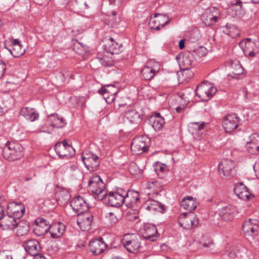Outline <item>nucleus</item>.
<instances>
[{
    "mask_svg": "<svg viewBox=\"0 0 259 259\" xmlns=\"http://www.w3.org/2000/svg\"><path fill=\"white\" fill-rule=\"evenodd\" d=\"M24 155L22 146L15 142H8L3 151L4 157L9 161L20 159Z\"/></svg>",
    "mask_w": 259,
    "mask_h": 259,
    "instance_id": "1",
    "label": "nucleus"
},
{
    "mask_svg": "<svg viewBox=\"0 0 259 259\" xmlns=\"http://www.w3.org/2000/svg\"><path fill=\"white\" fill-rule=\"evenodd\" d=\"M217 92V89L208 82H203L199 84L196 90V95L202 101H207Z\"/></svg>",
    "mask_w": 259,
    "mask_h": 259,
    "instance_id": "2",
    "label": "nucleus"
},
{
    "mask_svg": "<svg viewBox=\"0 0 259 259\" xmlns=\"http://www.w3.org/2000/svg\"><path fill=\"white\" fill-rule=\"evenodd\" d=\"M89 186L93 193L97 195L99 199H101V196H105L106 195L105 185L99 176L94 175L91 177Z\"/></svg>",
    "mask_w": 259,
    "mask_h": 259,
    "instance_id": "3",
    "label": "nucleus"
},
{
    "mask_svg": "<svg viewBox=\"0 0 259 259\" xmlns=\"http://www.w3.org/2000/svg\"><path fill=\"white\" fill-rule=\"evenodd\" d=\"M122 243L126 250L131 253H137L141 246L137 235L135 234H126L122 239Z\"/></svg>",
    "mask_w": 259,
    "mask_h": 259,
    "instance_id": "4",
    "label": "nucleus"
},
{
    "mask_svg": "<svg viewBox=\"0 0 259 259\" xmlns=\"http://www.w3.org/2000/svg\"><path fill=\"white\" fill-rule=\"evenodd\" d=\"M240 124V120L235 113H230L223 118L222 125L227 133H232L236 130Z\"/></svg>",
    "mask_w": 259,
    "mask_h": 259,
    "instance_id": "5",
    "label": "nucleus"
},
{
    "mask_svg": "<svg viewBox=\"0 0 259 259\" xmlns=\"http://www.w3.org/2000/svg\"><path fill=\"white\" fill-rule=\"evenodd\" d=\"M123 191L120 190L117 192H110L105 196H101V199H104L107 203L113 207H119L124 203Z\"/></svg>",
    "mask_w": 259,
    "mask_h": 259,
    "instance_id": "6",
    "label": "nucleus"
},
{
    "mask_svg": "<svg viewBox=\"0 0 259 259\" xmlns=\"http://www.w3.org/2000/svg\"><path fill=\"white\" fill-rule=\"evenodd\" d=\"M171 19L165 14H155L149 22V26L151 29L159 30L168 24Z\"/></svg>",
    "mask_w": 259,
    "mask_h": 259,
    "instance_id": "7",
    "label": "nucleus"
},
{
    "mask_svg": "<svg viewBox=\"0 0 259 259\" xmlns=\"http://www.w3.org/2000/svg\"><path fill=\"white\" fill-rule=\"evenodd\" d=\"M160 70V64L153 60H149L143 68L141 73L145 80L152 79Z\"/></svg>",
    "mask_w": 259,
    "mask_h": 259,
    "instance_id": "8",
    "label": "nucleus"
},
{
    "mask_svg": "<svg viewBox=\"0 0 259 259\" xmlns=\"http://www.w3.org/2000/svg\"><path fill=\"white\" fill-rule=\"evenodd\" d=\"M57 155L61 158H69L74 154V149L66 140L57 143L55 146Z\"/></svg>",
    "mask_w": 259,
    "mask_h": 259,
    "instance_id": "9",
    "label": "nucleus"
},
{
    "mask_svg": "<svg viewBox=\"0 0 259 259\" xmlns=\"http://www.w3.org/2000/svg\"><path fill=\"white\" fill-rule=\"evenodd\" d=\"M179 222L181 226L187 230L196 227L199 223L198 219L191 212L182 213L179 219Z\"/></svg>",
    "mask_w": 259,
    "mask_h": 259,
    "instance_id": "10",
    "label": "nucleus"
},
{
    "mask_svg": "<svg viewBox=\"0 0 259 259\" xmlns=\"http://www.w3.org/2000/svg\"><path fill=\"white\" fill-rule=\"evenodd\" d=\"M220 15V11L218 8L210 7L205 10L202 15V19L206 25H212L218 22Z\"/></svg>",
    "mask_w": 259,
    "mask_h": 259,
    "instance_id": "11",
    "label": "nucleus"
},
{
    "mask_svg": "<svg viewBox=\"0 0 259 259\" xmlns=\"http://www.w3.org/2000/svg\"><path fill=\"white\" fill-rule=\"evenodd\" d=\"M81 159L83 164L90 171L95 170L100 164L98 156L92 153H83Z\"/></svg>",
    "mask_w": 259,
    "mask_h": 259,
    "instance_id": "12",
    "label": "nucleus"
},
{
    "mask_svg": "<svg viewBox=\"0 0 259 259\" xmlns=\"http://www.w3.org/2000/svg\"><path fill=\"white\" fill-rule=\"evenodd\" d=\"M94 220L93 215L89 213H80L77 215V223L80 228L84 231H89L91 229Z\"/></svg>",
    "mask_w": 259,
    "mask_h": 259,
    "instance_id": "13",
    "label": "nucleus"
},
{
    "mask_svg": "<svg viewBox=\"0 0 259 259\" xmlns=\"http://www.w3.org/2000/svg\"><path fill=\"white\" fill-rule=\"evenodd\" d=\"M70 203L73 210L76 212L77 214H80V213L86 212L89 208V204L85 199L79 196L73 198L70 201Z\"/></svg>",
    "mask_w": 259,
    "mask_h": 259,
    "instance_id": "14",
    "label": "nucleus"
},
{
    "mask_svg": "<svg viewBox=\"0 0 259 259\" xmlns=\"http://www.w3.org/2000/svg\"><path fill=\"white\" fill-rule=\"evenodd\" d=\"M131 150L135 154H141L148 150V145L146 143L143 137L135 138L131 144Z\"/></svg>",
    "mask_w": 259,
    "mask_h": 259,
    "instance_id": "15",
    "label": "nucleus"
},
{
    "mask_svg": "<svg viewBox=\"0 0 259 259\" xmlns=\"http://www.w3.org/2000/svg\"><path fill=\"white\" fill-rule=\"evenodd\" d=\"M218 169L226 177H232L235 174V163L230 159H224L220 163Z\"/></svg>",
    "mask_w": 259,
    "mask_h": 259,
    "instance_id": "16",
    "label": "nucleus"
},
{
    "mask_svg": "<svg viewBox=\"0 0 259 259\" xmlns=\"http://www.w3.org/2000/svg\"><path fill=\"white\" fill-rule=\"evenodd\" d=\"M18 219L11 214H5L0 217V227L6 231L13 230L17 226Z\"/></svg>",
    "mask_w": 259,
    "mask_h": 259,
    "instance_id": "17",
    "label": "nucleus"
},
{
    "mask_svg": "<svg viewBox=\"0 0 259 259\" xmlns=\"http://www.w3.org/2000/svg\"><path fill=\"white\" fill-rule=\"evenodd\" d=\"M7 213L11 214L18 220L22 217L25 212V207L21 203L15 202L9 203L7 206Z\"/></svg>",
    "mask_w": 259,
    "mask_h": 259,
    "instance_id": "18",
    "label": "nucleus"
},
{
    "mask_svg": "<svg viewBox=\"0 0 259 259\" xmlns=\"http://www.w3.org/2000/svg\"><path fill=\"white\" fill-rule=\"evenodd\" d=\"M143 237L147 240L155 241L158 237L159 234L156 226L152 224H146L142 231Z\"/></svg>",
    "mask_w": 259,
    "mask_h": 259,
    "instance_id": "19",
    "label": "nucleus"
},
{
    "mask_svg": "<svg viewBox=\"0 0 259 259\" xmlns=\"http://www.w3.org/2000/svg\"><path fill=\"white\" fill-rule=\"evenodd\" d=\"M23 246L27 252L31 255H34L39 253V252L41 250L39 243L35 239H30L26 241Z\"/></svg>",
    "mask_w": 259,
    "mask_h": 259,
    "instance_id": "20",
    "label": "nucleus"
},
{
    "mask_svg": "<svg viewBox=\"0 0 259 259\" xmlns=\"http://www.w3.org/2000/svg\"><path fill=\"white\" fill-rule=\"evenodd\" d=\"M90 250L94 255H99L104 251L106 248V244L102 238L95 239L90 242Z\"/></svg>",
    "mask_w": 259,
    "mask_h": 259,
    "instance_id": "21",
    "label": "nucleus"
},
{
    "mask_svg": "<svg viewBox=\"0 0 259 259\" xmlns=\"http://www.w3.org/2000/svg\"><path fill=\"white\" fill-rule=\"evenodd\" d=\"M55 197L60 205H65L70 199L69 192L65 188L57 187L55 190Z\"/></svg>",
    "mask_w": 259,
    "mask_h": 259,
    "instance_id": "22",
    "label": "nucleus"
},
{
    "mask_svg": "<svg viewBox=\"0 0 259 259\" xmlns=\"http://www.w3.org/2000/svg\"><path fill=\"white\" fill-rule=\"evenodd\" d=\"M34 229L36 231L39 232V235L45 234L50 231L53 238L58 237L62 234L60 232L59 226L58 225L40 228L38 227V225H35Z\"/></svg>",
    "mask_w": 259,
    "mask_h": 259,
    "instance_id": "23",
    "label": "nucleus"
},
{
    "mask_svg": "<svg viewBox=\"0 0 259 259\" xmlns=\"http://www.w3.org/2000/svg\"><path fill=\"white\" fill-rule=\"evenodd\" d=\"M124 203L128 207H132L136 204L140 199L139 194L134 191H123Z\"/></svg>",
    "mask_w": 259,
    "mask_h": 259,
    "instance_id": "24",
    "label": "nucleus"
},
{
    "mask_svg": "<svg viewBox=\"0 0 259 259\" xmlns=\"http://www.w3.org/2000/svg\"><path fill=\"white\" fill-rule=\"evenodd\" d=\"M234 192L238 198L243 200H248L251 196L247 188L242 183L235 185Z\"/></svg>",
    "mask_w": 259,
    "mask_h": 259,
    "instance_id": "25",
    "label": "nucleus"
},
{
    "mask_svg": "<svg viewBox=\"0 0 259 259\" xmlns=\"http://www.w3.org/2000/svg\"><path fill=\"white\" fill-rule=\"evenodd\" d=\"M104 46L107 52L112 55L119 54L121 52L122 48V45H119L112 38L107 39Z\"/></svg>",
    "mask_w": 259,
    "mask_h": 259,
    "instance_id": "26",
    "label": "nucleus"
},
{
    "mask_svg": "<svg viewBox=\"0 0 259 259\" xmlns=\"http://www.w3.org/2000/svg\"><path fill=\"white\" fill-rule=\"evenodd\" d=\"M149 120L155 131H159L161 130L165 124V121L159 113H156L151 115Z\"/></svg>",
    "mask_w": 259,
    "mask_h": 259,
    "instance_id": "27",
    "label": "nucleus"
},
{
    "mask_svg": "<svg viewBox=\"0 0 259 259\" xmlns=\"http://www.w3.org/2000/svg\"><path fill=\"white\" fill-rule=\"evenodd\" d=\"M234 212L235 209L232 206H226L220 209L219 215L224 221L229 222L233 219Z\"/></svg>",
    "mask_w": 259,
    "mask_h": 259,
    "instance_id": "28",
    "label": "nucleus"
},
{
    "mask_svg": "<svg viewBox=\"0 0 259 259\" xmlns=\"http://www.w3.org/2000/svg\"><path fill=\"white\" fill-rule=\"evenodd\" d=\"M146 191L148 196L157 195L162 190V186L157 181L148 182L146 184Z\"/></svg>",
    "mask_w": 259,
    "mask_h": 259,
    "instance_id": "29",
    "label": "nucleus"
},
{
    "mask_svg": "<svg viewBox=\"0 0 259 259\" xmlns=\"http://www.w3.org/2000/svg\"><path fill=\"white\" fill-rule=\"evenodd\" d=\"M48 120L53 127L62 128L66 124L65 120L57 114H52L48 116Z\"/></svg>",
    "mask_w": 259,
    "mask_h": 259,
    "instance_id": "30",
    "label": "nucleus"
},
{
    "mask_svg": "<svg viewBox=\"0 0 259 259\" xmlns=\"http://www.w3.org/2000/svg\"><path fill=\"white\" fill-rule=\"evenodd\" d=\"M112 54L108 52L103 54H99L97 59L99 60L102 65L104 66H112L114 65V60Z\"/></svg>",
    "mask_w": 259,
    "mask_h": 259,
    "instance_id": "31",
    "label": "nucleus"
},
{
    "mask_svg": "<svg viewBox=\"0 0 259 259\" xmlns=\"http://www.w3.org/2000/svg\"><path fill=\"white\" fill-rule=\"evenodd\" d=\"M257 223V220L249 219L243 224L242 227L243 231L244 233L248 234V235L254 232L258 229Z\"/></svg>",
    "mask_w": 259,
    "mask_h": 259,
    "instance_id": "32",
    "label": "nucleus"
},
{
    "mask_svg": "<svg viewBox=\"0 0 259 259\" xmlns=\"http://www.w3.org/2000/svg\"><path fill=\"white\" fill-rule=\"evenodd\" d=\"M20 114L31 121L37 120L38 117V114L33 108L29 107H23L21 109Z\"/></svg>",
    "mask_w": 259,
    "mask_h": 259,
    "instance_id": "33",
    "label": "nucleus"
},
{
    "mask_svg": "<svg viewBox=\"0 0 259 259\" xmlns=\"http://www.w3.org/2000/svg\"><path fill=\"white\" fill-rule=\"evenodd\" d=\"M227 65L229 66L231 69V72L229 74L230 76L239 75L243 72V68L239 61L237 60H232L228 62Z\"/></svg>",
    "mask_w": 259,
    "mask_h": 259,
    "instance_id": "34",
    "label": "nucleus"
},
{
    "mask_svg": "<svg viewBox=\"0 0 259 259\" xmlns=\"http://www.w3.org/2000/svg\"><path fill=\"white\" fill-rule=\"evenodd\" d=\"M181 206L184 209L191 211L197 207V203L191 196H188L183 199L181 202Z\"/></svg>",
    "mask_w": 259,
    "mask_h": 259,
    "instance_id": "35",
    "label": "nucleus"
},
{
    "mask_svg": "<svg viewBox=\"0 0 259 259\" xmlns=\"http://www.w3.org/2000/svg\"><path fill=\"white\" fill-rule=\"evenodd\" d=\"M144 207L149 211L163 210V205L157 201L149 199L146 201Z\"/></svg>",
    "mask_w": 259,
    "mask_h": 259,
    "instance_id": "36",
    "label": "nucleus"
},
{
    "mask_svg": "<svg viewBox=\"0 0 259 259\" xmlns=\"http://www.w3.org/2000/svg\"><path fill=\"white\" fill-rule=\"evenodd\" d=\"M124 121H128L131 123H137L140 119L139 113L133 109L127 110L123 116Z\"/></svg>",
    "mask_w": 259,
    "mask_h": 259,
    "instance_id": "37",
    "label": "nucleus"
},
{
    "mask_svg": "<svg viewBox=\"0 0 259 259\" xmlns=\"http://www.w3.org/2000/svg\"><path fill=\"white\" fill-rule=\"evenodd\" d=\"M223 32L232 38H236L240 35V30L235 25L232 24H227L223 27Z\"/></svg>",
    "mask_w": 259,
    "mask_h": 259,
    "instance_id": "38",
    "label": "nucleus"
},
{
    "mask_svg": "<svg viewBox=\"0 0 259 259\" xmlns=\"http://www.w3.org/2000/svg\"><path fill=\"white\" fill-rule=\"evenodd\" d=\"M17 235L18 236H22L27 233L29 230V226L25 222L23 221L17 222Z\"/></svg>",
    "mask_w": 259,
    "mask_h": 259,
    "instance_id": "39",
    "label": "nucleus"
},
{
    "mask_svg": "<svg viewBox=\"0 0 259 259\" xmlns=\"http://www.w3.org/2000/svg\"><path fill=\"white\" fill-rule=\"evenodd\" d=\"M154 170L159 178H163L168 169L165 164L157 163L154 165Z\"/></svg>",
    "mask_w": 259,
    "mask_h": 259,
    "instance_id": "40",
    "label": "nucleus"
},
{
    "mask_svg": "<svg viewBox=\"0 0 259 259\" xmlns=\"http://www.w3.org/2000/svg\"><path fill=\"white\" fill-rule=\"evenodd\" d=\"M98 93L103 95L106 96L107 94H111V95H114L117 93V92L115 90V86L113 84H108L102 87L98 91Z\"/></svg>",
    "mask_w": 259,
    "mask_h": 259,
    "instance_id": "41",
    "label": "nucleus"
},
{
    "mask_svg": "<svg viewBox=\"0 0 259 259\" xmlns=\"http://www.w3.org/2000/svg\"><path fill=\"white\" fill-rule=\"evenodd\" d=\"M183 62L186 67L183 69V74L187 75L189 78H191L193 76V73L189 69V67L192 65L193 61L192 59H189L187 57L183 58Z\"/></svg>",
    "mask_w": 259,
    "mask_h": 259,
    "instance_id": "42",
    "label": "nucleus"
},
{
    "mask_svg": "<svg viewBox=\"0 0 259 259\" xmlns=\"http://www.w3.org/2000/svg\"><path fill=\"white\" fill-rule=\"evenodd\" d=\"M244 44L245 48L243 49L246 52H248V54L250 56H254L255 53L253 52V49L251 50V48H253V47L255 46V44L251 40L250 38H247L245 41H242L240 43V45L241 47H243V45Z\"/></svg>",
    "mask_w": 259,
    "mask_h": 259,
    "instance_id": "43",
    "label": "nucleus"
},
{
    "mask_svg": "<svg viewBox=\"0 0 259 259\" xmlns=\"http://www.w3.org/2000/svg\"><path fill=\"white\" fill-rule=\"evenodd\" d=\"M8 50L10 51L13 56L15 58L21 56L25 52V49L23 48L21 45L15 46L11 49H8Z\"/></svg>",
    "mask_w": 259,
    "mask_h": 259,
    "instance_id": "44",
    "label": "nucleus"
},
{
    "mask_svg": "<svg viewBox=\"0 0 259 259\" xmlns=\"http://www.w3.org/2000/svg\"><path fill=\"white\" fill-rule=\"evenodd\" d=\"M205 124V122H202L200 123L197 122H192L189 124V131L192 134H194V131L198 132L203 129Z\"/></svg>",
    "mask_w": 259,
    "mask_h": 259,
    "instance_id": "45",
    "label": "nucleus"
},
{
    "mask_svg": "<svg viewBox=\"0 0 259 259\" xmlns=\"http://www.w3.org/2000/svg\"><path fill=\"white\" fill-rule=\"evenodd\" d=\"M35 225L38 227H45V226H51L49 222L42 218H38L35 220Z\"/></svg>",
    "mask_w": 259,
    "mask_h": 259,
    "instance_id": "46",
    "label": "nucleus"
},
{
    "mask_svg": "<svg viewBox=\"0 0 259 259\" xmlns=\"http://www.w3.org/2000/svg\"><path fill=\"white\" fill-rule=\"evenodd\" d=\"M128 170L132 175H136L140 171L136 163L132 162L128 166Z\"/></svg>",
    "mask_w": 259,
    "mask_h": 259,
    "instance_id": "47",
    "label": "nucleus"
},
{
    "mask_svg": "<svg viewBox=\"0 0 259 259\" xmlns=\"http://www.w3.org/2000/svg\"><path fill=\"white\" fill-rule=\"evenodd\" d=\"M241 2H237L236 4H234L231 7V9L233 11H235L234 15L237 16L240 14L241 11Z\"/></svg>",
    "mask_w": 259,
    "mask_h": 259,
    "instance_id": "48",
    "label": "nucleus"
},
{
    "mask_svg": "<svg viewBox=\"0 0 259 259\" xmlns=\"http://www.w3.org/2000/svg\"><path fill=\"white\" fill-rule=\"evenodd\" d=\"M255 146H254L251 140H250L249 142H247L246 147L247 148V150L251 153H255L256 150L254 148Z\"/></svg>",
    "mask_w": 259,
    "mask_h": 259,
    "instance_id": "49",
    "label": "nucleus"
},
{
    "mask_svg": "<svg viewBox=\"0 0 259 259\" xmlns=\"http://www.w3.org/2000/svg\"><path fill=\"white\" fill-rule=\"evenodd\" d=\"M250 140L252 141L254 146H256L259 142V135L257 134H252L250 137Z\"/></svg>",
    "mask_w": 259,
    "mask_h": 259,
    "instance_id": "50",
    "label": "nucleus"
},
{
    "mask_svg": "<svg viewBox=\"0 0 259 259\" xmlns=\"http://www.w3.org/2000/svg\"><path fill=\"white\" fill-rule=\"evenodd\" d=\"M0 259H12L11 255L4 251H0Z\"/></svg>",
    "mask_w": 259,
    "mask_h": 259,
    "instance_id": "51",
    "label": "nucleus"
},
{
    "mask_svg": "<svg viewBox=\"0 0 259 259\" xmlns=\"http://www.w3.org/2000/svg\"><path fill=\"white\" fill-rule=\"evenodd\" d=\"M6 69V65L4 63L0 62V78L3 75Z\"/></svg>",
    "mask_w": 259,
    "mask_h": 259,
    "instance_id": "52",
    "label": "nucleus"
},
{
    "mask_svg": "<svg viewBox=\"0 0 259 259\" xmlns=\"http://www.w3.org/2000/svg\"><path fill=\"white\" fill-rule=\"evenodd\" d=\"M198 53L199 54H201L202 56L205 55L207 54V51L204 47H200L198 49Z\"/></svg>",
    "mask_w": 259,
    "mask_h": 259,
    "instance_id": "53",
    "label": "nucleus"
},
{
    "mask_svg": "<svg viewBox=\"0 0 259 259\" xmlns=\"http://www.w3.org/2000/svg\"><path fill=\"white\" fill-rule=\"evenodd\" d=\"M253 169L256 174L259 176V160L256 162L254 164Z\"/></svg>",
    "mask_w": 259,
    "mask_h": 259,
    "instance_id": "54",
    "label": "nucleus"
},
{
    "mask_svg": "<svg viewBox=\"0 0 259 259\" xmlns=\"http://www.w3.org/2000/svg\"><path fill=\"white\" fill-rule=\"evenodd\" d=\"M110 4L119 6L122 2V0H109Z\"/></svg>",
    "mask_w": 259,
    "mask_h": 259,
    "instance_id": "55",
    "label": "nucleus"
},
{
    "mask_svg": "<svg viewBox=\"0 0 259 259\" xmlns=\"http://www.w3.org/2000/svg\"><path fill=\"white\" fill-rule=\"evenodd\" d=\"M20 42L18 39H14L12 40V42L11 44V48L14 47L16 46L20 45Z\"/></svg>",
    "mask_w": 259,
    "mask_h": 259,
    "instance_id": "56",
    "label": "nucleus"
},
{
    "mask_svg": "<svg viewBox=\"0 0 259 259\" xmlns=\"http://www.w3.org/2000/svg\"><path fill=\"white\" fill-rule=\"evenodd\" d=\"M33 256V259H46L44 255L39 253L36 254Z\"/></svg>",
    "mask_w": 259,
    "mask_h": 259,
    "instance_id": "57",
    "label": "nucleus"
},
{
    "mask_svg": "<svg viewBox=\"0 0 259 259\" xmlns=\"http://www.w3.org/2000/svg\"><path fill=\"white\" fill-rule=\"evenodd\" d=\"M109 215V218L112 219V222L115 223L117 221L116 216L113 213H110Z\"/></svg>",
    "mask_w": 259,
    "mask_h": 259,
    "instance_id": "58",
    "label": "nucleus"
},
{
    "mask_svg": "<svg viewBox=\"0 0 259 259\" xmlns=\"http://www.w3.org/2000/svg\"><path fill=\"white\" fill-rule=\"evenodd\" d=\"M179 48L180 49H183L185 47V40L184 39H181L180 41H179Z\"/></svg>",
    "mask_w": 259,
    "mask_h": 259,
    "instance_id": "59",
    "label": "nucleus"
},
{
    "mask_svg": "<svg viewBox=\"0 0 259 259\" xmlns=\"http://www.w3.org/2000/svg\"><path fill=\"white\" fill-rule=\"evenodd\" d=\"M137 217L136 215H133L130 213L128 215H127V219L130 221H134L136 220Z\"/></svg>",
    "mask_w": 259,
    "mask_h": 259,
    "instance_id": "60",
    "label": "nucleus"
},
{
    "mask_svg": "<svg viewBox=\"0 0 259 259\" xmlns=\"http://www.w3.org/2000/svg\"><path fill=\"white\" fill-rule=\"evenodd\" d=\"M4 208L2 206H1L0 205V217L1 216H4L5 214H4Z\"/></svg>",
    "mask_w": 259,
    "mask_h": 259,
    "instance_id": "61",
    "label": "nucleus"
},
{
    "mask_svg": "<svg viewBox=\"0 0 259 259\" xmlns=\"http://www.w3.org/2000/svg\"><path fill=\"white\" fill-rule=\"evenodd\" d=\"M212 243H211V242H209V243H204L202 244V246L204 247H209L210 246V245H212Z\"/></svg>",
    "mask_w": 259,
    "mask_h": 259,
    "instance_id": "62",
    "label": "nucleus"
},
{
    "mask_svg": "<svg viewBox=\"0 0 259 259\" xmlns=\"http://www.w3.org/2000/svg\"><path fill=\"white\" fill-rule=\"evenodd\" d=\"M183 109V108L181 107H177L176 108V111L178 112V113H180L182 110Z\"/></svg>",
    "mask_w": 259,
    "mask_h": 259,
    "instance_id": "63",
    "label": "nucleus"
},
{
    "mask_svg": "<svg viewBox=\"0 0 259 259\" xmlns=\"http://www.w3.org/2000/svg\"><path fill=\"white\" fill-rule=\"evenodd\" d=\"M80 100L82 101V104H81V106L83 105L84 104V102H85V98L84 97H81L80 98Z\"/></svg>",
    "mask_w": 259,
    "mask_h": 259,
    "instance_id": "64",
    "label": "nucleus"
}]
</instances>
